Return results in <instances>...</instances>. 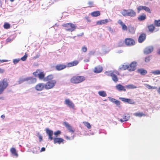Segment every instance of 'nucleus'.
Masks as SVG:
<instances>
[{"label": "nucleus", "mask_w": 160, "mask_h": 160, "mask_svg": "<svg viewBox=\"0 0 160 160\" xmlns=\"http://www.w3.org/2000/svg\"><path fill=\"white\" fill-rule=\"evenodd\" d=\"M7 60H0V62H7Z\"/></svg>", "instance_id": "63"}, {"label": "nucleus", "mask_w": 160, "mask_h": 160, "mask_svg": "<svg viewBox=\"0 0 160 160\" xmlns=\"http://www.w3.org/2000/svg\"><path fill=\"white\" fill-rule=\"evenodd\" d=\"M61 133V132L59 130H58L56 132H55L54 133V134L55 136H58L59 134H60Z\"/></svg>", "instance_id": "54"}, {"label": "nucleus", "mask_w": 160, "mask_h": 160, "mask_svg": "<svg viewBox=\"0 0 160 160\" xmlns=\"http://www.w3.org/2000/svg\"><path fill=\"white\" fill-rule=\"evenodd\" d=\"M98 94L102 97H105L107 96L105 92L104 91H100L98 92Z\"/></svg>", "instance_id": "33"}, {"label": "nucleus", "mask_w": 160, "mask_h": 160, "mask_svg": "<svg viewBox=\"0 0 160 160\" xmlns=\"http://www.w3.org/2000/svg\"><path fill=\"white\" fill-rule=\"evenodd\" d=\"M135 12L132 9H128V16H129L132 17H133L136 16Z\"/></svg>", "instance_id": "17"}, {"label": "nucleus", "mask_w": 160, "mask_h": 160, "mask_svg": "<svg viewBox=\"0 0 160 160\" xmlns=\"http://www.w3.org/2000/svg\"><path fill=\"white\" fill-rule=\"evenodd\" d=\"M95 52V50H92V51H90L89 52V54L90 55H93L94 54Z\"/></svg>", "instance_id": "56"}, {"label": "nucleus", "mask_w": 160, "mask_h": 160, "mask_svg": "<svg viewBox=\"0 0 160 160\" xmlns=\"http://www.w3.org/2000/svg\"><path fill=\"white\" fill-rule=\"evenodd\" d=\"M28 78H20L18 82V84H20L25 81H26L28 80Z\"/></svg>", "instance_id": "30"}, {"label": "nucleus", "mask_w": 160, "mask_h": 160, "mask_svg": "<svg viewBox=\"0 0 160 160\" xmlns=\"http://www.w3.org/2000/svg\"><path fill=\"white\" fill-rule=\"evenodd\" d=\"M108 98L110 101L111 102L114 103L117 105L118 106L120 105V102L119 101L113 98L110 97H108Z\"/></svg>", "instance_id": "21"}, {"label": "nucleus", "mask_w": 160, "mask_h": 160, "mask_svg": "<svg viewBox=\"0 0 160 160\" xmlns=\"http://www.w3.org/2000/svg\"><path fill=\"white\" fill-rule=\"evenodd\" d=\"M153 50V47L152 46H150L146 47L145 48L144 52V54H148L151 53Z\"/></svg>", "instance_id": "9"}, {"label": "nucleus", "mask_w": 160, "mask_h": 160, "mask_svg": "<svg viewBox=\"0 0 160 160\" xmlns=\"http://www.w3.org/2000/svg\"><path fill=\"white\" fill-rule=\"evenodd\" d=\"M124 44V42L122 41H120L118 43V46L119 47H121L123 46Z\"/></svg>", "instance_id": "48"}, {"label": "nucleus", "mask_w": 160, "mask_h": 160, "mask_svg": "<svg viewBox=\"0 0 160 160\" xmlns=\"http://www.w3.org/2000/svg\"><path fill=\"white\" fill-rule=\"evenodd\" d=\"M108 30L112 33L113 32V30L111 27H109L108 28Z\"/></svg>", "instance_id": "59"}, {"label": "nucleus", "mask_w": 160, "mask_h": 160, "mask_svg": "<svg viewBox=\"0 0 160 160\" xmlns=\"http://www.w3.org/2000/svg\"><path fill=\"white\" fill-rule=\"evenodd\" d=\"M144 85L147 88L149 89H157V87L151 86L148 84H144Z\"/></svg>", "instance_id": "32"}, {"label": "nucleus", "mask_w": 160, "mask_h": 160, "mask_svg": "<svg viewBox=\"0 0 160 160\" xmlns=\"http://www.w3.org/2000/svg\"><path fill=\"white\" fill-rule=\"evenodd\" d=\"M155 25L157 27L160 26V20H155L154 21Z\"/></svg>", "instance_id": "43"}, {"label": "nucleus", "mask_w": 160, "mask_h": 160, "mask_svg": "<svg viewBox=\"0 0 160 160\" xmlns=\"http://www.w3.org/2000/svg\"><path fill=\"white\" fill-rule=\"evenodd\" d=\"M110 19H105L104 20H101L97 21L96 22L97 25H102V24H104L107 23L108 22H109L110 21Z\"/></svg>", "instance_id": "13"}, {"label": "nucleus", "mask_w": 160, "mask_h": 160, "mask_svg": "<svg viewBox=\"0 0 160 160\" xmlns=\"http://www.w3.org/2000/svg\"><path fill=\"white\" fill-rule=\"evenodd\" d=\"M125 87L128 89H132L137 88V87L132 84L126 85Z\"/></svg>", "instance_id": "35"}, {"label": "nucleus", "mask_w": 160, "mask_h": 160, "mask_svg": "<svg viewBox=\"0 0 160 160\" xmlns=\"http://www.w3.org/2000/svg\"><path fill=\"white\" fill-rule=\"evenodd\" d=\"M115 73H114L113 74L112 76L111 77H112V80L115 82H117L118 80V79L116 76L115 74Z\"/></svg>", "instance_id": "29"}, {"label": "nucleus", "mask_w": 160, "mask_h": 160, "mask_svg": "<svg viewBox=\"0 0 160 160\" xmlns=\"http://www.w3.org/2000/svg\"><path fill=\"white\" fill-rule=\"evenodd\" d=\"M39 56H40V54H38L36 55V56L34 57L33 58L34 59H36V58H39Z\"/></svg>", "instance_id": "60"}, {"label": "nucleus", "mask_w": 160, "mask_h": 160, "mask_svg": "<svg viewBox=\"0 0 160 160\" xmlns=\"http://www.w3.org/2000/svg\"><path fill=\"white\" fill-rule=\"evenodd\" d=\"M133 115L137 117H141L143 116H145V114L143 112H136L133 114Z\"/></svg>", "instance_id": "38"}, {"label": "nucleus", "mask_w": 160, "mask_h": 160, "mask_svg": "<svg viewBox=\"0 0 160 160\" xmlns=\"http://www.w3.org/2000/svg\"><path fill=\"white\" fill-rule=\"evenodd\" d=\"M146 35L144 33L141 34L138 38V42L139 43H141L143 42L146 39Z\"/></svg>", "instance_id": "12"}, {"label": "nucleus", "mask_w": 160, "mask_h": 160, "mask_svg": "<svg viewBox=\"0 0 160 160\" xmlns=\"http://www.w3.org/2000/svg\"><path fill=\"white\" fill-rule=\"evenodd\" d=\"M56 83V81L55 80H52L49 81L46 84H45V88L46 89H49L53 88Z\"/></svg>", "instance_id": "4"}, {"label": "nucleus", "mask_w": 160, "mask_h": 160, "mask_svg": "<svg viewBox=\"0 0 160 160\" xmlns=\"http://www.w3.org/2000/svg\"><path fill=\"white\" fill-rule=\"evenodd\" d=\"M126 44L128 46H131L135 44V41L133 39L131 38H127L125 40Z\"/></svg>", "instance_id": "6"}, {"label": "nucleus", "mask_w": 160, "mask_h": 160, "mask_svg": "<svg viewBox=\"0 0 160 160\" xmlns=\"http://www.w3.org/2000/svg\"><path fill=\"white\" fill-rule=\"evenodd\" d=\"M89 6L88 7H93V2L92 1H89L88 3Z\"/></svg>", "instance_id": "49"}, {"label": "nucleus", "mask_w": 160, "mask_h": 160, "mask_svg": "<svg viewBox=\"0 0 160 160\" xmlns=\"http://www.w3.org/2000/svg\"><path fill=\"white\" fill-rule=\"evenodd\" d=\"M85 80V78L83 76H77L72 77L71 79V82L73 83H80Z\"/></svg>", "instance_id": "1"}, {"label": "nucleus", "mask_w": 160, "mask_h": 160, "mask_svg": "<svg viewBox=\"0 0 160 160\" xmlns=\"http://www.w3.org/2000/svg\"><path fill=\"white\" fill-rule=\"evenodd\" d=\"M144 10H145L147 12H148V13H151V12L149 8L148 7H147L145 6H144Z\"/></svg>", "instance_id": "47"}, {"label": "nucleus", "mask_w": 160, "mask_h": 160, "mask_svg": "<svg viewBox=\"0 0 160 160\" xmlns=\"http://www.w3.org/2000/svg\"><path fill=\"white\" fill-rule=\"evenodd\" d=\"M82 50L83 52H86L87 50V47L84 46L82 48Z\"/></svg>", "instance_id": "55"}, {"label": "nucleus", "mask_w": 160, "mask_h": 160, "mask_svg": "<svg viewBox=\"0 0 160 160\" xmlns=\"http://www.w3.org/2000/svg\"><path fill=\"white\" fill-rule=\"evenodd\" d=\"M146 19V16L145 14H143L142 15L139 16L138 17V19L140 21L144 20Z\"/></svg>", "instance_id": "31"}, {"label": "nucleus", "mask_w": 160, "mask_h": 160, "mask_svg": "<svg viewBox=\"0 0 160 160\" xmlns=\"http://www.w3.org/2000/svg\"><path fill=\"white\" fill-rule=\"evenodd\" d=\"M128 29L130 32L132 33H133L135 32V30L134 27L131 26L128 28Z\"/></svg>", "instance_id": "39"}, {"label": "nucleus", "mask_w": 160, "mask_h": 160, "mask_svg": "<svg viewBox=\"0 0 160 160\" xmlns=\"http://www.w3.org/2000/svg\"><path fill=\"white\" fill-rule=\"evenodd\" d=\"M84 124L85 125L86 127H87V128L88 129H90L91 128V127L90 123H88V122H83Z\"/></svg>", "instance_id": "45"}, {"label": "nucleus", "mask_w": 160, "mask_h": 160, "mask_svg": "<svg viewBox=\"0 0 160 160\" xmlns=\"http://www.w3.org/2000/svg\"><path fill=\"white\" fill-rule=\"evenodd\" d=\"M102 70V67L100 65H99L95 68L94 72L95 73H99L101 72Z\"/></svg>", "instance_id": "20"}, {"label": "nucleus", "mask_w": 160, "mask_h": 160, "mask_svg": "<svg viewBox=\"0 0 160 160\" xmlns=\"http://www.w3.org/2000/svg\"><path fill=\"white\" fill-rule=\"evenodd\" d=\"M64 125L69 130V132H73L74 130L72 129V127L70 126L68 123L64 122Z\"/></svg>", "instance_id": "19"}, {"label": "nucleus", "mask_w": 160, "mask_h": 160, "mask_svg": "<svg viewBox=\"0 0 160 160\" xmlns=\"http://www.w3.org/2000/svg\"><path fill=\"white\" fill-rule=\"evenodd\" d=\"M28 57V55L26 54H25V55L21 58V59L22 61H25L27 59Z\"/></svg>", "instance_id": "50"}, {"label": "nucleus", "mask_w": 160, "mask_h": 160, "mask_svg": "<svg viewBox=\"0 0 160 160\" xmlns=\"http://www.w3.org/2000/svg\"><path fill=\"white\" fill-rule=\"evenodd\" d=\"M91 15L93 17H97L100 15V12L99 11H96L91 12Z\"/></svg>", "instance_id": "28"}, {"label": "nucleus", "mask_w": 160, "mask_h": 160, "mask_svg": "<svg viewBox=\"0 0 160 160\" xmlns=\"http://www.w3.org/2000/svg\"><path fill=\"white\" fill-rule=\"evenodd\" d=\"M53 76L52 75H49L44 78L43 80L45 81H49L52 80Z\"/></svg>", "instance_id": "26"}, {"label": "nucleus", "mask_w": 160, "mask_h": 160, "mask_svg": "<svg viewBox=\"0 0 160 160\" xmlns=\"http://www.w3.org/2000/svg\"><path fill=\"white\" fill-rule=\"evenodd\" d=\"M67 67L66 65L63 64H58L55 66V69L58 71H60L63 69Z\"/></svg>", "instance_id": "16"}, {"label": "nucleus", "mask_w": 160, "mask_h": 160, "mask_svg": "<svg viewBox=\"0 0 160 160\" xmlns=\"http://www.w3.org/2000/svg\"><path fill=\"white\" fill-rule=\"evenodd\" d=\"M3 27L5 29H8L10 28V26L8 23L5 22L3 25Z\"/></svg>", "instance_id": "44"}, {"label": "nucleus", "mask_w": 160, "mask_h": 160, "mask_svg": "<svg viewBox=\"0 0 160 160\" xmlns=\"http://www.w3.org/2000/svg\"><path fill=\"white\" fill-rule=\"evenodd\" d=\"M154 28L155 27L152 24L151 25L148 26V28L150 32H152L154 30Z\"/></svg>", "instance_id": "41"}, {"label": "nucleus", "mask_w": 160, "mask_h": 160, "mask_svg": "<svg viewBox=\"0 0 160 160\" xmlns=\"http://www.w3.org/2000/svg\"><path fill=\"white\" fill-rule=\"evenodd\" d=\"M122 29L124 31H127L128 29V28L127 26L124 24L122 26Z\"/></svg>", "instance_id": "52"}, {"label": "nucleus", "mask_w": 160, "mask_h": 160, "mask_svg": "<svg viewBox=\"0 0 160 160\" xmlns=\"http://www.w3.org/2000/svg\"><path fill=\"white\" fill-rule=\"evenodd\" d=\"M53 139L54 141V143L55 144L58 143L60 144L64 140L63 139L61 138H54Z\"/></svg>", "instance_id": "18"}, {"label": "nucleus", "mask_w": 160, "mask_h": 160, "mask_svg": "<svg viewBox=\"0 0 160 160\" xmlns=\"http://www.w3.org/2000/svg\"><path fill=\"white\" fill-rule=\"evenodd\" d=\"M63 26L66 27V31L71 32L74 31L77 27L75 24L71 23L65 24L63 25Z\"/></svg>", "instance_id": "2"}, {"label": "nucleus", "mask_w": 160, "mask_h": 160, "mask_svg": "<svg viewBox=\"0 0 160 160\" xmlns=\"http://www.w3.org/2000/svg\"><path fill=\"white\" fill-rule=\"evenodd\" d=\"M37 136L39 138V142H41L42 140V137L41 135H40L39 132L37 133Z\"/></svg>", "instance_id": "51"}, {"label": "nucleus", "mask_w": 160, "mask_h": 160, "mask_svg": "<svg viewBox=\"0 0 160 160\" xmlns=\"http://www.w3.org/2000/svg\"><path fill=\"white\" fill-rule=\"evenodd\" d=\"M128 10L123 9L121 12L122 14L124 17L128 16Z\"/></svg>", "instance_id": "36"}, {"label": "nucleus", "mask_w": 160, "mask_h": 160, "mask_svg": "<svg viewBox=\"0 0 160 160\" xmlns=\"http://www.w3.org/2000/svg\"><path fill=\"white\" fill-rule=\"evenodd\" d=\"M45 148L44 147H42V148L41 150H40V152H43V151H45Z\"/></svg>", "instance_id": "61"}, {"label": "nucleus", "mask_w": 160, "mask_h": 160, "mask_svg": "<svg viewBox=\"0 0 160 160\" xmlns=\"http://www.w3.org/2000/svg\"><path fill=\"white\" fill-rule=\"evenodd\" d=\"M119 69L122 70L127 69L129 71L128 66L127 65H123L119 68Z\"/></svg>", "instance_id": "34"}, {"label": "nucleus", "mask_w": 160, "mask_h": 160, "mask_svg": "<svg viewBox=\"0 0 160 160\" xmlns=\"http://www.w3.org/2000/svg\"><path fill=\"white\" fill-rule=\"evenodd\" d=\"M137 66V63L136 62H132L129 65H128L129 71L130 72L134 71L136 68V67Z\"/></svg>", "instance_id": "7"}, {"label": "nucleus", "mask_w": 160, "mask_h": 160, "mask_svg": "<svg viewBox=\"0 0 160 160\" xmlns=\"http://www.w3.org/2000/svg\"><path fill=\"white\" fill-rule=\"evenodd\" d=\"M28 78V80L27 81L28 82L29 84H32L35 83L36 81V79L35 78L32 77H27Z\"/></svg>", "instance_id": "22"}, {"label": "nucleus", "mask_w": 160, "mask_h": 160, "mask_svg": "<svg viewBox=\"0 0 160 160\" xmlns=\"http://www.w3.org/2000/svg\"><path fill=\"white\" fill-rule=\"evenodd\" d=\"M151 73L155 75H158L160 74V71L159 70H156L152 71Z\"/></svg>", "instance_id": "42"}, {"label": "nucleus", "mask_w": 160, "mask_h": 160, "mask_svg": "<svg viewBox=\"0 0 160 160\" xmlns=\"http://www.w3.org/2000/svg\"><path fill=\"white\" fill-rule=\"evenodd\" d=\"M7 79L4 78L0 82V94H1L4 90L6 88L8 85Z\"/></svg>", "instance_id": "3"}, {"label": "nucleus", "mask_w": 160, "mask_h": 160, "mask_svg": "<svg viewBox=\"0 0 160 160\" xmlns=\"http://www.w3.org/2000/svg\"><path fill=\"white\" fill-rule=\"evenodd\" d=\"M157 53L158 55H160V49H158L157 51Z\"/></svg>", "instance_id": "64"}, {"label": "nucleus", "mask_w": 160, "mask_h": 160, "mask_svg": "<svg viewBox=\"0 0 160 160\" xmlns=\"http://www.w3.org/2000/svg\"><path fill=\"white\" fill-rule=\"evenodd\" d=\"M20 59L19 58L14 59L13 60V62L14 64H16L18 63Z\"/></svg>", "instance_id": "53"}, {"label": "nucleus", "mask_w": 160, "mask_h": 160, "mask_svg": "<svg viewBox=\"0 0 160 160\" xmlns=\"http://www.w3.org/2000/svg\"><path fill=\"white\" fill-rule=\"evenodd\" d=\"M45 88V84L43 83H39L37 84L35 87L36 90L38 91H41Z\"/></svg>", "instance_id": "8"}, {"label": "nucleus", "mask_w": 160, "mask_h": 160, "mask_svg": "<svg viewBox=\"0 0 160 160\" xmlns=\"http://www.w3.org/2000/svg\"><path fill=\"white\" fill-rule=\"evenodd\" d=\"M38 73H39L37 71L36 72H34L33 73V75H34L35 77H36L37 76H38Z\"/></svg>", "instance_id": "58"}, {"label": "nucleus", "mask_w": 160, "mask_h": 160, "mask_svg": "<svg viewBox=\"0 0 160 160\" xmlns=\"http://www.w3.org/2000/svg\"><path fill=\"white\" fill-rule=\"evenodd\" d=\"M114 73H115L116 74L118 75L119 74V72L118 71L114 72L112 71H106L105 72V74L108 76H112Z\"/></svg>", "instance_id": "24"}, {"label": "nucleus", "mask_w": 160, "mask_h": 160, "mask_svg": "<svg viewBox=\"0 0 160 160\" xmlns=\"http://www.w3.org/2000/svg\"><path fill=\"white\" fill-rule=\"evenodd\" d=\"M138 72L142 75H144L147 73V70L142 68L138 69Z\"/></svg>", "instance_id": "25"}, {"label": "nucleus", "mask_w": 160, "mask_h": 160, "mask_svg": "<svg viewBox=\"0 0 160 160\" xmlns=\"http://www.w3.org/2000/svg\"><path fill=\"white\" fill-rule=\"evenodd\" d=\"M116 89L119 91H123L124 92L126 91V89L125 88V87L123 86L120 84H118L116 85Z\"/></svg>", "instance_id": "14"}, {"label": "nucleus", "mask_w": 160, "mask_h": 160, "mask_svg": "<svg viewBox=\"0 0 160 160\" xmlns=\"http://www.w3.org/2000/svg\"><path fill=\"white\" fill-rule=\"evenodd\" d=\"M130 116L129 114H124L122 116L123 119L125 122L128 121L130 118Z\"/></svg>", "instance_id": "27"}, {"label": "nucleus", "mask_w": 160, "mask_h": 160, "mask_svg": "<svg viewBox=\"0 0 160 160\" xmlns=\"http://www.w3.org/2000/svg\"><path fill=\"white\" fill-rule=\"evenodd\" d=\"M152 58V56H148L145 58V62H149Z\"/></svg>", "instance_id": "40"}, {"label": "nucleus", "mask_w": 160, "mask_h": 160, "mask_svg": "<svg viewBox=\"0 0 160 160\" xmlns=\"http://www.w3.org/2000/svg\"><path fill=\"white\" fill-rule=\"evenodd\" d=\"M119 99L124 102H127L130 104H133L134 103V102L132 99L124 98H120Z\"/></svg>", "instance_id": "10"}, {"label": "nucleus", "mask_w": 160, "mask_h": 160, "mask_svg": "<svg viewBox=\"0 0 160 160\" xmlns=\"http://www.w3.org/2000/svg\"><path fill=\"white\" fill-rule=\"evenodd\" d=\"M79 63L77 60H75L73 62H68L67 64V67H71L77 65Z\"/></svg>", "instance_id": "15"}, {"label": "nucleus", "mask_w": 160, "mask_h": 160, "mask_svg": "<svg viewBox=\"0 0 160 160\" xmlns=\"http://www.w3.org/2000/svg\"><path fill=\"white\" fill-rule=\"evenodd\" d=\"M38 77L40 79H44L45 74H44L43 72H41L39 73H38Z\"/></svg>", "instance_id": "37"}, {"label": "nucleus", "mask_w": 160, "mask_h": 160, "mask_svg": "<svg viewBox=\"0 0 160 160\" xmlns=\"http://www.w3.org/2000/svg\"><path fill=\"white\" fill-rule=\"evenodd\" d=\"M64 104L70 108L72 109L74 108V104L69 99H66L65 100Z\"/></svg>", "instance_id": "5"}, {"label": "nucleus", "mask_w": 160, "mask_h": 160, "mask_svg": "<svg viewBox=\"0 0 160 160\" xmlns=\"http://www.w3.org/2000/svg\"><path fill=\"white\" fill-rule=\"evenodd\" d=\"M4 72V70L3 69L0 68V73H3Z\"/></svg>", "instance_id": "62"}, {"label": "nucleus", "mask_w": 160, "mask_h": 160, "mask_svg": "<svg viewBox=\"0 0 160 160\" xmlns=\"http://www.w3.org/2000/svg\"><path fill=\"white\" fill-rule=\"evenodd\" d=\"M144 6H140L138 7L137 8L138 12H139L140 11L144 10Z\"/></svg>", "instance_id": "46"}, {"label": "nucleus", "mask_w": 160, "mask_h": 160, "mask_svg": "<svg viewBox=\"0 0 160 160\" xmlns=\"http://www.w3.org/2000/svg\"><path fill=\"white\" fill-rule=\"evenodd\" d=\"M46 131L47 134L48 136V139L51 140H52L53 139V138L52 137L53 134V131L49 130L48 128H46Z\"/></svg>", "instance_id": "11"}, {"label": "nucleus", "mask_w": 160, "mask_h": 160, "mask_svg": "<svg viewBox=\"0 0 160 160\" xmlns=\"http://www.w3.org/2000/svg\"><path fill=\"white\" fill-rule=\"evenodd\" d=\"M118 23L121 26H122L124 24L121 20H119L118 21Z\"/></svg>", "instance_id": "57"}, {"label": "nucleus", "mask_w": 160, "mask_h": 160, "mask_svg": "<svg viewBox=\"0 0 160 160\" xmlns=\"http://www.w3.org/2000/svg\"><path fill=\"white\" fill-rule=\"evenodd\" d=\"M10 151L12 156L17 158L18 156V154L16 152V149L14 148H12L10 149Z\"/></svg>", "instance_id": "23"}]
</instances>
